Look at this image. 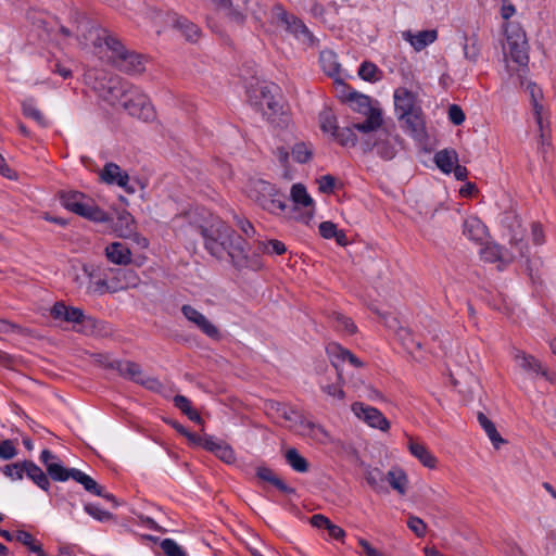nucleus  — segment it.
I'll list each match as a JSON object with an SVG mask.
<instances>
[{"label": "nucleus", "instance_id": "obj_21", "mask_svg": "<svg viewBox=\"0 0 556 556\" xmlns=\"http://www.w3.org/2000/svg\"><path fill=\"white\" fill-rule=\"evenodd\" d=\"M70 478L80 483L87 492L104 497L108 501H114V496L112 494L104 492V489L99 485L96 480L81 470L71 468L68 471V479Z\"/></svg>", "mask_w": 556, "mask_h": 556}, {"label": "nucleus", "instance_id": "obj_44", "mask_svg": "<svg viewBox=\"0 0 556 556\" xmlns=\"http://www.w3.org/2000/svg\"><path fill=\"white\" fill-rule=\"evenodd\" d=\"M358 75L362 79L367 81L379 80V70L377 65L371 62H363L358 68Z\"/></svg>", "mask_w": 556, "mask_h": 556}, {"label": "nucleus", "instance_id": "obj_20", "mask_svg": "<svg viewBox=\"0 0 556 556\" xmlns=\"http://www.w3.org/2000/svg\"><path fill=\"white\" fill-rule=\"evenodd\" d=\"M40 460L45 465L48 475L55 481H66L68 480V471L61 462L58 456L54 455L49 450H43L40 454Z\"/></svg>", "mask_w": 556, "mask_h": 556}, {"label": "nucleus", "instance_id": "obj_3", "mask_svg": "<svg viewBox=\"0 0 556 556\" xmlns=\"http://www.w3.org/2000/svg\"><path fill=\"white\" fill-rule=\"evenodd\" d=\"M201 235L205 249L217 258H223L227 253L233 260L245 252V241L240 236H236L233 230L222 220L202 228Z\"/></svg>", "mask_w": 556, "mask_h": 556}, {"label": "nucleus", "instance_id": "obj_13", "mask_svg": "<svg viewBox=\"0 0 556 556\" xmlns=\"http://www.w3.org/2000/svg\"><path fill=\"white\" fill-rule=\"evenodd\" d=\"M351 409L357 418L365 421L369 427L377 428L381 431H388L390 429L389 420L376 407L355 402L352 404Z\"/></svg>", "mask_w": 556, "mask_h": 556}, {"label": "nucleus", "instance_id": "obj_35", "mask_svg": "<svg viewBox=\"0 0 556 556\" xmlns=\"http://www.w3.org/2000/svg\"><path fill=\"white\" fill-rule=\"evenodd\" d=\"M22 111L25 117L35 121L40 127H47L49 125L48 119L38 109L36 101L33 98L26 99L22 102Z\"/></svg>", "mask_w": 556, "mask_h": 556}, {"label": "nucleus", "instance_id": "obj_18", "mask_svg": "<svg viewBox=\"0 0 556 556\" xmlns=\"http://www.w3.org/2000/svg\"><path fill=\"white\" fill-rule=\"evenodd\" d=\"M51 316L54 319H60L75 325L91 321V319L84 314L83 309L74 306H66L63 302H56L52 306Z\"/></svg>", "mask_w": 556, "mask_h": 556}, {"label": "nucleus", "instance_id": "obj_59", "mask_svg": "<svg viewBox=\"0 0 556 556\" xmlns=\"http://www.w3.org/2000/svg\"><path fill=\"white\" fill-rule=\"evenodd\" d=\"M337 225L332 222H323L319 225V233L325 239H332L337 235Z\"/></svg>", "mask_w": 556, "mask_h": 556}, {"label": "nucleus", "instance_id": "obj_33", "mask_svg": "<svg viewBox=\"0 0 556 556\" xmlns=\"http://www.w3.org/2000/svg\"><path fill=\"white\" fill-rule=\"evenodd\" d=\"M24 472L34 481L41 490L48 491L50 486L47 475L33 462L24 463Z\"/></svg>", "mask_w": 556, "mask_h": 556}, {"label": "nucleus", "instance_id": "obj_52", "mask_svg": "<svg viewBox=\"0 0 556 556\" xmlns=\"http://www.w3.org/2000/svg\"><path fill=\"white\" fill-rule=\"evenodd\" d=\"M85 510L88 515L99 521H108L112 518V514L108 510L102 509L100 506L94 504H87Z\"/></svg>", "mask_w": 556, "mask_h": 556}, {"label": "nucleus", "instance_id": "obj_58", "mask_svg": "<svg viewBox=\"0 0 556 556\" xmlns=\"http://www.w3.org/2000/svg\"><path fill=\"white\" fill-rule=\"evenodd\" d=\"M448 118L454 125L458 126L464 123L465 114L458 105L452 104L448 109Z\"/></svg>", "mask_w": 556, "mask_h": 556}, {"label": "nucleus", "instance_id": "obj_41", "mask_svg": "<svg viewBox=\"0 0 556 556\" xmlns=\"http://www.w3.org/2000/svg\"><path fill=\"white\" fill-rule=\"evenodd\" d=\"M287 463L298 472H306L308 470V464L306 459L299 454L295 448H290L286 453Z\"/></svg>", "mask_w": 556, "mask_h": 556}, {"label": "nucleus", "instance_id": "obj_28", "mask_svg": "<svg viewBox=\"0 0 556 556\" xmlns=\"http://www.w3.org/2000/svg\"><path fill=\"white\" fill-rule=\"evenodd\" d=\"M106 258L116 265H127L131 261L130 250L122 242H112L106 245L105 250Z\"/></svg>", "mask_w": 556, "mask_h": 556}, {"label": "nucleus", "instance_id": "obj_29", "mask_svg": "<svg viewBox=\"0 0 556 556\" xmlns=\"http://www.w3.org/2000/svg\"><path fill=\"white\" fill-rule=\"evenodd\" d=\"M527 89L531 97L533 113H534L538 126L540 128L541 136L543 137V135H544V106L540 102V100L542 98V90L533 83L528 84Z\"/></svg>", "mask_w": 556, "mask_h": 556}, {"label": "nucleus", "instance_id": "obj_17", "mask_svg": "<svg viewBox=\"0 0 556 556\" xmlns=\"http://www.w3.org/2000/svg\"><path fill=\"white\" fill-rule=\"evenodd\" d=\"M327 354L331 364L338 371L339 379H341V372L339 369L341 363L349 362L354 367H363L364 365V363L357 356L337 343H330L327 346Z\"/></svg>", "mask_w": 556, "mask_h": 556}, {"label": "nucleus", "instance_id": "obj_48", "mask_svg": "<svg viewBox=\"0 0 556 556\" xmlns=\"http://www.w3.org/2000/svg\"><path fill=\"white\" fill-rule=\"evenodd\" d=\"M397 337L399 339L402 341V344L403 346L409 352L412 353L414 351V349H420V343L417 342L412 333L409 332V330L405 329V328H401L399 331H397Z\"/></svg>", "mask_w": 556, "mask_h": 556}, {"label": "nucleus", "instance_id": "obj_37", "mask_svg": "<svg viewBox=\"0 0 556 556\" xmlns=\"http://www.w3.org/2000/svg\"><path fill=\"white\" fill-rule=\"evenodd\" d=\"M367 117L363 123H356L353 128L362 132H370L378 129L382 124V116L379 110H370L365 114Z\"/></svg>", "mask_w": 556, "mask_h": 556}, {"label": "nucleus", "instance_id": "obj_39", "mask_svg": "<svg viewBox=\"0 0 556 556\" xmlns=\"http://www.w3.org/2000/svg\"><path fill=\"white\" fill-rule=\"evenodd\" d=\"M399 118L404 121L410 131L414 134L421 131L424 128L425 122L420 106H417L416 109L407 112V114L399 116Z\"/></svg>", "mask_w": 556, "mask_h": 556}, {"label": "nucleus", "instance_id": "obj_56", "mask_svg": "<svg viewBox=\"0 0 556 556\" xmlns=\"http://www.w3.org/2000/svg\"><path fill=\"white\" fill-rule=\"evenodd\" d=\"M287 251L282 241L273 239L264 243V252L273 255H281Z\"/></svg>", "mask_w": 556, "mask_h": 556}, {"label": "nucleus", "instance_id": "obj_27", "mask_svg": "<svg viewBox=\"0 0 556 556\" xmlns=\"http://www.w3.org/2000/svg\"><path fill=\"white\" fill-rule=\"evenodd\" d=\"M407 447L410 454L416 457L425 467L430 469L435 468L438 460L424 443L409 438Z\"/></svg>", "mask_w": 556, "mask_h": 556}, {"label": "nucleus", "instance_id": "obj_40", "mask_svg": "<svg viewBox=\"0 0 556 556\" xmlns=\"http://www.w3.org/2000/svg\"><path fill=\"white\" fill-rule=\"evenodd\" d=\"M319 126L323 132L329 134L332 137L338 130V123L334 114L330 110H324L319 113Z\"/></svg>", "mask_w": 556, "mask_h": 556}, {"label": "nucleus", "instance_id": "obj_51", "mask_svg": "<svg viewBox=\"0 0 556 556\" xmlns=\"http://www.w3.org/2000/svg\"><path fill=\"white\" fill-rule=\"evenodd\" d=\"M351 102L359 112L367 114L370 110H375L370 105V98L364 94H354L351 97Z\"/></svg>", "mask_w": 556, "mask_h": 556}, {"label": "nucleus", "instance_id": "obj_1", "mask_svg": "<svg viewBox=\"0 0 556 556\" xmlns=\"http://www.w3.org/2000/svg\"><path fill=\"white\" fill-rule=\"evenodd\" d=\"M98 92L109 104L121 105L129 115L143 122L155 118V110L149 99L138 87L119 78L110 77Z\"/></svg>", "mask_w": 556, "mask_h": 556}, {"label": "nucleus", "instance_id": "obj_55", "mask_svg": "<svg viewBox=\"0 0 556 556\" xmlns=\"http://www.w3.org/2000/svg\"><path fill=\"white\" fill-rule=\"evenodd\" d=\"M2 472L12 480H21L24 475V464H10L2 468Z\"/></svg>", "mask_w": 556, "mask_h": 556}, {"label": "nucleus", "instance_id": "obj_45", "mask_svg": "<svg viewBox=\"0 0 556 556\" xmlns=\"http://www.w3.org/2000/svg\"><path fill=\"white\" fill-rule=\"evenodd\" d=\"M16 540L22 543L23 545L27 546L28 549L33 553H41L42 546L41 544L37 543L34 539V536L26 531H18L16 533Z\"/></svg>", "mask_w": 556, "mask_h": 556}, {"label": "nucleus", "instance_id": "obj_60", "mask_svg": "<svg viewBox=\"0 0 556 556\" xmlns=\"http://www.w3.org/2000/svg\"><path fill=\"white\" fill-rule=\"evenodd\" d=\"M334 184H336V179L331 175H325L318 179L319 190L324 193L332 192L333 188H334Z\"/></svg>", "mask_w": 556, "mask_h": 556}, {"label": "nucleus", "instance_id": "obj_50", "mask_svg": "<svg viewBox=\"0 0 556 556\" xmlns=\"http://www.w3.org/2000/svg\"><path fill=\"white\" fill-rule=\"evenodd\" d=\"M334 321L336 327L348 334H353L356 331V326L352 319L342 314H336Z\"/></svg>", "mask_w": 556, "mask_h": 556}, {"label": "nucleus", "instance_id": "obj_47", "mask_svg": "<svg viewBox=\"0 0 556 556\" xmlns=\"http://www.w3.org/2000/svg\"><path fill=\"white\" fill-rule=\"evenodd\" d=\"M481 258L489 263H494L502 257V250L496 244L485 245L480 251Z\"/></svg>", "mask_w": 556, "mask_h": 556}, {"label": "nucleus", "instance_id": "obj_15", "mask_svg": "<svg viewBox=\"0 0 556 556\" xmlns=\"http://www.w3.org/2000/svg\"><path fill=\"white\" fill-rule=\"evenodd\" d=\"M181 313L189 323L193 324L206 337L214 340L220 338L218 328L193 306L182 305Z\"/></svg>", "mask_w": 556, "mask_h": 556}, {"label": "nucleus", "instance_id": "obj_30", "mask_svg": "<svg viewBox=\"0 0 556 556\" xmlns=\"http://www.w3.org/2000/svg\"><path fill=\"white\" fill-rule=\"evenodd\" d=\"M464 233L468 239L480 242L486 236V227L478 217L470 216L464 223Z\"/></svg>", "mask_w": 556, "mask_h": 556}, {"label": "nucleus", "instance_id": "obj_12", "mask_svg": "<svg viewBox=\"0 0 556 556\" xmlns=\"http://www.w3.org/2000/svg\"><path fill=\"white\" fill-rule=\"evenodd\" d=\"M116 369L121 376L126 377L137 383H140L149 390L156 391L160 390L162 387L161 382L156 378L146 376L141 370V367L134 362H118L116 365Z\"/></svg>", "mask_w": 556, "mask_h": 556}, {"label": "nucleus", "instance_id": "obj_43", "mask_svg": "<svg viewBox=\"0 0 556 556\" xmlns=\"http://www.w3.org/2000/svg\"><path fill=\"white\" fill-rule=\"evenodd\" d=\"M463 49L465 58L468 61L476 63L480 55V47L478 43V39L476 37L467 38L465 36V43Z\"/></svg>", "mask_w": 556, "mask_h": 556}, {"label": "nucleus", "instance_id": "obj_6", "mask_svg": "<svg viewBox=\"0 0 556 556\" xmlns=\"http://www.w3.org/2000/svg\"><path fill=\"white\" fill-rule=\"evenodd\" d=\"M61 203L66 210L92 222L106 223L111 219L91 198L78 191L62 193Z\"/></svg>", "mask_w": 556, "mask_h": 556}, {"label": "nucleus", "instance_id": "obj_23", "mask_svg": "<svg viewBox=\"0 0 556 556\" xmlns=\"http://www.w3.org/2000/svg\"><path fill=\"white\" fill-rule=\"evenodd\" d=\"M319 63L325 74L332 77L334 81L342 83L341 64L333 51L328 49L323 50L319 54Z\"/></svg>", "mask_w": 556, "mask_h": 556}, {"label": "nucleus", "instance_id": "obj_4", "mask_svg": "<svg viewBox=\"0 0 556 556\" xmlns=\"http://www.w3.org/2000/svg\"><path fill=\"white\" fill-rule=\"evenodd\" d=\"M278 87L275 84H257L249 90L251 105L260 112L263 117L277 127L288 126L289 116L283 111Z\"/></svg>", "mask_w": 556, "mask_h": 556}, {"label": "nucleus", "instance_id": "obj_53", "mask_svg": "<svg viewBox=\"0 0 556 556\" xmlns=\"http://www.w3.org/2000/svg\"><path fill=\"white\" fill-rule=\"evenodd\" d=\"M407 527L418 536L424 538L427 531V525L422 519L416 516H410L407 520Z\"/></svg>", "mask_w": 556, "mask_h": 556}, {"label": "nucleus", "instance_id": "obj_54", "mask_svg": "<svg viewBox=\"0 0 556 556\" xmlns=\"http://www.w3.org/2000/svg\"><path fill=\"white\" fill-rule=\"evenodd\" d=\"M215 455L226 464H232L236 462V454L232 447L225 442L220 445L219 448H217V453Z\"/></svg>", "mask_w": 556, "mask_h": 556}, {"label": "nucleus", "instance_id": "obj_24", "mask_svg": "<svg viewBox=\"0 0 556 556\" xmlns=\"http://www.w3.org/2000/svg\"><path fill=\"white\" fill-rule=\"evenodd\" d=\"M402 37L405 41L409 42L416 51H421L437 40L438 31L435 29H428L413 34L406 30L402 33Z\"/></svg>", "mask_w": 556, "mask_h": 556}, {"label": "nucleus", "instance_id": "obj_5", "mask_svg": "<svg viewBox=\"0 0 556 556\" xmlns=\"http://www.w3.org/2000/svg\"><path fill=\"white\" fill-rule=\"evenodd\" d=\"M250 199L256 202L263 210L274 215H280L287 210L283 197L279 194L275 185L263 179H252L247 187Z\"/></svg>", "mask_w": 556, "mask_h": 556}, {"label": "nucleus", "instance_id": "obj_16", "mask_svg": "<svg viewBox=\"0 0 556 556\" xmlns=\"http://www.w3.org/2000/svg\"><path fill=\"white\" fill-rule=\"evenodd\" d=\"M111 293H115L128 288H135L139 283V277L136 271L123 268H109Z\"/></svg>", "mask_w": 556, "mask_h": 556}, {"label": "nucleus", "instance_id": "obj_25", "mask_svg": "<svg viewBox=\"0 0 556 556\" xmlns=\"http://www.w3.org/2000/svg\"><path fill=\"white\" fill-rule=\"evenodd\" d=\"M394 105L397 116L407 114V112L419 106L417 104L416 96L406 88H397L394 91Z\"/></svg>", "mask_w": 556, "mask_h": 556}, {"label": "nucleus", "instance_id": "obj_63", "mask_svg": "<svg viewBox=\"0 0 556 556\" xmlns=\"http://www.w3.org/2000/svg\"><path fill=\"white\" fill-rule=\"evenodd\" d=\"M311 523L318 529H327L331 521L324 515L317 514L312 516Z\"/></svg>", "mask_w": 556, "mask_h": 556}, {"label": "nucleus", "instance_id": "obj_46", "mask_svg": "<svg viewBox=\"0 0 556 556\" xmlns=\"http://www.w3.org/2000/svg\"><path fill=\"white\" fill-rule=\"evenodd\" d=\"M161 548L165 556H187L185 551L173 539H164L161 542Z\"/></svg>", "mask_w": 556, "mask_h": 556}, {"label": "nucleus", "instance_id": "obj_26", "mask_svg": "<svg viewBox=\"0 0 556 556\" xmlns=\"http://www.w3.org/2000/svg\"><path fill=\"white\" fill-rule=\"evenodd\" d=\"M168 21L188 41L195 42L201 35L200 28L185 17L168 15Z\"/></svg>", "mask_w": 556, "mask_h": 556}, {"label": "nucleus", "instance_id": "obj_2", "mask_svg": "<svg viewBox=\"0 0 556 556\" xmlns=\"http://www.w3.org/2000/svg\"><path fill=\"white\" fill-rule=\"evenodd\" d=\"M90 36L93 37L94 52L121 72L137 75L146 70L142 56L126 50L117 39L110 36L102 38L98 30H90Z\"/></svg>", "mask_w": 556, "mask_h": 556}, {"label": "nucleus", "instance_id": "obj_61", "mask_svg": "<svg viewBox=\"0 0 556 556\" xmlns=\"http://www.w3.org/2000/svg\"><path fill=\"white\" fill-rule=\"evenodd\" d=\"M223 443L224 441L217 440L210 435L204 437L202 440V446L214 454L217 453V448H219Z\"/></svg>", "mask_w": 556, "mask_h": 556}, {"label": "nucleus", "instance_id": "obj_64", "mask_svg": "<svg viewBox=\"0 0 556 556\" xmlns=\"http://www.w3.org/2000/svg\"><path fill=\"white\" fill-rule=\"evenodd\" d=\"M174 403L177 408H179L184 414H187L192 406L191 402L184 395H176L174 397Z\"/></svg>", "mask_w": 556, "mask_h": 556}, {"label": "nucleus", "instance_id": "obj_36", "mask_svg": "<svg viewBox=\"0 0 556 556\" xmlns=\"http://www.w3.org/2000/svg\"><path fill=\"white\" fill-rule=\"evenodd\" d=\"M256 476L258 479L266 481L268 483H271L278 490H280L285 493H290L293 491L281 479H279L270 468H268L266 466H258L256 468Z\"/></svg>", "mask_w": 556, "mask_h": 556}, {"label": "nucleus", "instance_id": "obj_19", "mask_svg": "<svg viewBox=\"0 0 556 556\" xmlns=\"http://www.w3.org/2000/svg\"><path fill=\"white\" fill-rule=\"evenodd\" d=\"M101 179L109 185H117L124 188L128 193H134L135 189L128 186L129 176L115 163H106L101 172Z\"/></svg>", "mask_w": 556, "mask_h": 556}, {"label": "nucleus", "instance_id": "obj_9", "mask_svg": "<svg viewBox=\"0 0 556 556\" xmlns=\"http://www.w3.org/2000/svg\"><path fill=\"white\" fill-rule=\"evenodd\" d=\"M84 274L87 281H83L79 276L75 278L78 287H85L86 293L92 296H101L111 293L109 269L104 275L94 266H84Z\"/></svg>", "mask_w": 556, "mask_h": 556}, {"label": "nucleus", "instance_id": "obj_57", "mask_svg": "<svg viewBox=\"0 0 556 556\" xmlns=\"http://www.w3.org/2000/svg\"><path fill=\"white\" fill-rule=\"evenodd\" d=\"M16 454V447L11 440L0 441V458L9 460L14 458Z\"/></svg>", "mask_w": 556, "mask_h": 556}, {"label": "nucleus", "instance_id": "obj_34", "mask_svg": "<svg viewBox=\"0 0 556 556\" xmlns=\"http://www.w3.org/2000/svg\"><path fill=\"white\" fill-rule=\"evenodd\" d=\"M386 479L391 488L399 494L404 495L408 488V479L406 473L400 468H393L388 471Z\"/></svg>", "mask_w": 556, "mask_h": 556}, {"label": "nucleus", "instance_id": "obj_14", "mask_svg": "<svg viewBox=\"0 0 556 556\" xmlns=\"http://www.w3.org/2000/svg\"><path fill=\"white\" fill-rule=\"evenodd\" d=\"M513 358L517 366L523 370L531 379L545 378L549 379L548 372L543 364L531 354L515 349Z\"/></svg>", "mask_w": 556, "mask_h": 556}, {"label": "nucleus", "instance_id": "obj_32", "mask_svg": "<svg viewBox=\"0 0 556 556\" xmlns=\"http://www.w3.org/2000/svg\"><path fill=\"white\" fill-rule=\"evenodd\" d=\"M364 476L367 483L375 492L384 493L388 491L384 484L386 476L379 468L367 466L364 470Z\"/></svg>", "mask_w": 556, "mask_h": 556}, {"label": "nucleus", "instance_id": "obj_22", "mask_svg": "<svg viewBox=\"0 0 556 556\" xmlns=\"http://www.w3.org/2000/svg\"><path fill=\"white\" fill-rule=\"evenodd\" d=\"M401 144L402 141L397 135L384 131L376 142L377 153L384 160H392Z\"/></svg>", "mask_w": 556, "mask_h": 556}, {"label": "nucleus", "instance_id": "obj_42", "mask_svg": "<svg viewBox=\"0 0 556 556\" xmlns=\"http://www.w3.org/2000/svg\"><path fill=\"white\" fill-rule=\"evenodd\" d=\"M333 138L342 147H355L357 143V136L354 132V128L350 127L338 128Z\"/></svg>", "mask_w": 556, "mask_h": 556}, {"label": "nucleus", "instance_id": "obj_31", "mask_svg": "<svg viewBox=\"0 0 556 556\" xmlns=\"http://www.w3.org/2000/svg\"><path fill=\"white\" fill-rule=\"evenodd\" d=\"M434 163L444 174H450L458 163V154L453 149L441 150L434 154Z\"/></svg>", "mask_w": 556, "mask_h": 556}, {"label": "nucleus", "instance_id": "obj_49", "mask_svg": "<svg viewBox=\"0 0 556 556\" xmlns=\"http://www.w3.org/2000/svg\"><path fill=\"white\" fill-rule=\"evenodd\" d=\"M292 156L299 163H306L312 157V151L305 143H296L292 149Z\"/></svg>", "mask_w": 556, "mask_h": 556}, {"label": "nucleus", "instance_id": "obj_10", "mask_svg": "<svg viewBox=\"0 0 556 556\" xmlns=\"http://www.w3.org/2000/svg\"><path fill=\"white\" fill-rule=\"evenodd\" d=\"M505 54L520 66H527L529 62L528 42L526 35L520 29L507 34Z\"/></svg>", "mask_w": 556, "mask_h": 556}, {"label": "nucleus", "instance_id": "obj_7", "mask_svg": "<svg viewBox=\"0 0 556 556\" xmlns=\"http://www.w3.org/2000/svg\"><path fill=\"white\" fill-rule=\"evenodd\" d=\"M290 198L294 204L290 217L303 224H308L315 213V203L305 186L294 184L290 190Z\"/></svg>", "mask_w": 556, "mask_h": 556}, {"label": "nucleus", "instance_id": "obj_38", "mask_svg": "<svg viewBox=\"0 0 556 556\" xmlns=\"http://www.w3.org/2000/svg\"><path fill=\"white\" fill-rule=\"evenodd\" d=\"M477 418L480 426L485 431L492 444L494 445V447L498 448L501 444L504 443V440L497 432L495 425L482 413H479Z\"/></svg>", "mask_w": 556, "mask_h": 556}, {"label": "nucleus", "instance_id": "obj_11", "mask_svg": "<svg viewBox=\"0 0 556 556\" xmlns=\"http://www.w3.org/2000/svg\"><path fill=\"white\" fill-rule=\"evenodd\" d=\"M254 0H212L216 11L235 23H242Z\"/></svg>", "mask_w": 556, "mask_h": 556}, {"label": "nucleus", "instance_id": "obj_8", "mask_svg": "<svg viewBox=\"0 0 556 556\" xmlns=\"http://www.w3.org/2000/svg\"><path fill=\"white\" fill-rule=\"evenodd\" d=\"M277 23L282 26L287 31L292 34L298 40L305 45L314 46L316 39L305 24L295 15L288 13L281 7L274 10Z\"/></svg>", "mask_w": 556, "mask_h": 556}, {"label": "nucleus", "instance_id": "obj_62", "mask_svg": "<svg viewBox=\"0 0 556 556\" xmlns=\"http://www.w3.org/2000/svg\"><path fill=\"white\" fill-rule=\"evenodd\" d=\"M235 219H236V225L241 229V231L245 236H248V237L254 236L255 229L249 220L238 217V216H236Z\"/></svg>", "mask_w": 556, "mask_h": 556}]
</instances>
